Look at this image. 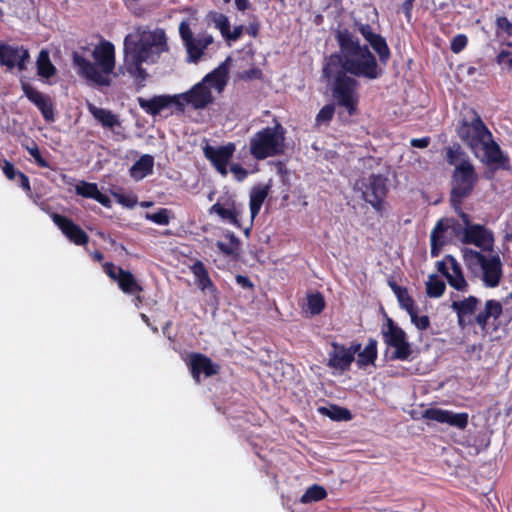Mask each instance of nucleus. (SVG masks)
<instances>
[{
  "label": "nucleus",
  "mask_w": 512,
  "mask_h": 512,
  "mask_svg": "<svg viewBox=\"0 0 512 512\" xmlns=\"http://www.w3.org/2000/svg\"><path fill=\"white\" fill-rule=\"evenodd\" d=\"M359 32L363 35V37L370 43L378 34H375L372 31V28L370 25H360L359 26Z\"/></svg>",
  "instance_id": "5fc2aeb1"
},
{
  "label": "nucleus",
  "mask_w": 512,
  "mask_h": 512,
  "mask_svg": "<svg viewBox=\"0 0 512 512\" xmlns=\"http://www.w3.org/2000/svg\"><path fill=\"white\" fill-rule=\"evenodd\" d=\"M326 497V489L318 484H313L312 486L308 487L305 493L301 496L300 502L302 504L318 502L325 499Z\"/></svg>",
  "instance_id": "72a5a7b5"
},
{
  "label": "nucleus",
  "mask_w": 512,
  "mask_h": 512,
  "mask_svg": "<svg viewBox=\"0 0 512 512\" xmlns=\"http://www.w3.org/2000/svg\"><path fill=\"white\" fill-rule=\"evenodd\" d=\"M467 44V37L463 34L456 35L451 41V50L454 53L462 51Z\"/></svg>",
  "instance_id": "09e8293b"
},
{
  "label": "nucleus",
  "mask_w": 512,
  "mask_h": 512,
  "mask_svg": "<svg viewBox=\"0 0 512 512\" xmlns=\"http://www.w3.org/2000/svg\"><path fill=\"white\" fill-rule=\"evenodd\" d=\"M307 310L312 315H317L321 313V311L325 307V301L323 296L320 293L316 294H309L307 296V303H306Z\"/></svg>",
  "instance_id": "ea45409f"
},
{
  "label": "nucleus",
  "mask_w": 512,
  "mask_h": 512,
  "mask_svg": "<svg viewBox=\"0 0 512 512\" xmlns=\"http://www.w3.org/2000/svg\"><path fill=\"white\" fill-rule=\"evenodd\" d=\"M230 171L234 174L238 181H242L247 176V171L239 164H233L230 167Z\"/></svg>",
  "instance_id": "603ef678"
},
{
  "label": "nucleus",
  "mask_w": 512,
  "mask_h": 512,
  "mask_svg": "<svg viewBox=\"0 0 512 512\" xmlns=\"http://www.w3.org/2000/svg\"><path fill=\"white\" fill-rule=\"evenodd\" d=\"M76 193L86 198L95 199L105 207L110 206V198L107 195L101 193L98 190L97 184L95 183L81 182L76 186Z\"/></svg>",
  "instance_id": "b1692460"
},
{
  "label": "nucleus",
  "mask_w": 512,
  "mask_h": 512,
  "mask_svg": "<svg viewBox=\"0 0 512 512\" xmlns=\"http://www.w3.org/2000/svg\"><path fill=\"white\" fill-rule=\"evenodd\" d=\"M227 74V65L223 63L187 92L176 94L178 110L183 112L185 106H191L195 110L206 108L213 102L211 89L221 92L227 84Z\"/></svg>",
  "instance_id": "39448f33"
},
{
  "label": "nucleus",
  "mask_w": 512,
  "mask_h": 512,
  "mask_svg": "<svg viewBox=\"0 0 512 512\" xmlns=\"http://www.w3.org/2000/svg\"><path fill=\"white\" fill-rule=\"evenodd\" d=\"M444 222L443 220H439L431 232V254L432 256H438L439 250L443 244L442 241H440V234L444 231Z\"/></svg>",
  "instance_id": "58836bf2"
},
{
  "label": "nucleus",
  "mask_w": 512,
  "mask_h": 512,
  "mask_svg": "<svg viewBox=\"0 0 512 512\" xmlns=\"http://www.w3.org/2000/svg\"><path fill=\"white\" fill-rule=\"evenodd\" d=\"M497 61L502 68L512 72V48L502 50L497 56Z\"/></svg>",
  "instance_id": "a18cd8bd"
},
{
  "label": "nucleus",
  "mask_w": 512,
  "mask_h": 512,
  "mask_svg": "<svg viewBox=\"0 0 512 512\" xmlns=\"http://www.w3.org/2000/svg\"><path fill=\"white\" fill-rule=\"evenodd\" d=\"M390 286L394 291L401 308L405 309L408 314H412L416 308L414 305V300L408 294L407 289L392 283Z\"/></svg>",
  "instance_id": "473e14b6"
},
{
  "label": "nucleus",
  "mask_w": 512,
  "mask_h": 512,
  "mask_svg": "<svg viewBox=\"0 0 512 512\" xmlns=\"http://www.w3.org/2000/svg\"><path fill=\"white\" fill-rule=\"evenodd\" d=\"M449 257L450 256L448 255L444 260L437 262V270L445 277H447V274H449L450 271V263L448 261Z\"/></svg>",
  "instance_id": "4d7b16f0"
},
{
  "label": "nucleus",
  "mask_w": 512,
  "mask_h": 512,
  "mask_svg": "<svg viewBox=\"0 0 512 512\" xmlns=\"http://www.w3.org/2000/svg\"><path fill=\"white\" fill-rule=\"evenodd\" d=\"M105 272L108 274L110 278L117 281L118 280V269H121L120 267H116L112 263H106L104 265Z\"/></svg>",
  "instance_id": "6e6d98bb"
},
{
  "label": "nucleus",
  "mask_w": 512,
  "mask_h": 512,
  "mask_svg": "<svg viewBox=\"0 0 512 512\" xmlns=\"http://www.w3.org/2000/svg\"><path fill=\"white\" fill-rule=\"evenodd\" d=\"M482 163L492 170H509V158L502 152L500 146L493 140V136L479 147V157Z\"/></svg>",
  "instance_id": "9d476101"
},
{
  "label": "nucleus",
  "mask_w": 512,
  "mask_h": 512,
  "mask_svg": "<svg viewBox=\"0 0 512 512\" xmlns=\"http://www.w3.org/2000/svg\"><path fill=\"white\" fill-rule=\"evenodd\" d=\"M28 58L29 53L23 47L0 43V65L6 66L10 70L14 67L24 70Z\"/></svg>",
  "instance_id": "2eb2a0df"
},
{
  "label": "nucleus",
  "mask_w": 512,
  "mask_h": 512,
  "mask_svg": "<svg viewBox=\"0 0 512 512\" xmlns=\"http://www.w3.org/2000/svg\"><path fill=\"white\" fill-rule=\"evenodd\" d=\"M213 22L215 24V27L220 30L223 37L228 35V31L230 29V23H229L228 18L225 15L215 13L213 15Z\"/></svg>",
  "instance_id": "c03bdc74"
},
{
  "label": "nucleus",
  "mask_w": 512,
  "mask_h": 512,
  "mask_svg": "<svg viewBox=\"0 0 512 512\" xmlns=\"http://www.w3.org/2000/svg\"><path fill=\"white\" fill-rule=\"evenodd\" d=\"M37 72L38 75L49 78L56 72L54 65L51 63L49 53L46 50H41L37 58Z\"/></svg>",
  "instance_id": "2f4dec72"
},
{
  "label": "nucleus",
  "mask_w": 512,
  "mask_h": 512,
  "mask_svg": "<svg viewBox=\"0 0 512 512\" xmlns=\"http://www.w3.org/2000/svg\"><path fill=\"white\" fill-rule=\"evenodd\" d=\"M339 52L330 55L323 67V76L332 81V93L337 103L350 115L356 111L358 81L350 75L375 80L382 75L376 58L367 45H360L348 30L337 32Z\"/></svg>",
  "instance_id": "f257e3e1"
},
{
  "label": "nucleus",
  "mask_w": 512,
  "mask_h": 512,
  "mask_svg": "<svg viewBox=\"0 0 512 512\" xmlns=\"http://www.w3.org/2000/svg\"><path fill=\"white\" fill-rule=\"evenodd\" d=\"M462 241L467 244H474L483 250H487L493 245V235L483 226L474 224L469 225L464 229Z\"/></svg>",
  "instance_id": "f3484780"
},
{
  "label": "nucleus",
  "mask_w": 512,
  "mask_h": 512,
  "mask_svg": "<svg viewBox=\"0 0 512 512\" xmlns=\"http://www.w3.org/2000/svg\"><path fill=\"white\" fill-rule=\"evenodd\" d=\"M2 170L9 180H13L16 176H18V171L15 170L14 165L9 161H4Z\"/></svg>",
  "instance_id": "864d4df0"
},
{
  "label": "nucleus",
  "mask_w": 512,
  "mask_h": 512,
  "mask_svg": "<svg viewBox=\"0 0 512 512\" xmlns=\"http://www.w3.org/2000/svg\"><path fill=\"white\" fill-rule=\"evenodd\" d=\"M497 35L504 38V44L512 48V23L506 17L496 19Z\"/></svg>",
  "instance_id": "c9c22d12"
},
{
  "label": "nucleus",
  "mask_w": 512,
  "mask_h": 512,
  "mask_svg": "<svg viewBox=\"0 0 512 512\" xmlns=\"http://www.w3.org/2000/svg\"><path fill=\"white\" fill-rule=\"evenodd\" d=\"M22 89L25 96L34 103L41 111L43 117L47 121L54 120V110L51 99L49 96L42 94L37 89L32 87L30 84L23 83Z\"/></svg>",
  "instance_id": "aec40b11"
},
{
  "label": "nucleus",
  "mask_w": 512,
  "mask_h": 512,
  "mask_svg": "<svg viewBox=\"0 0 512 512\" xmlns=\"http://www.w3.org/2000/svg\"><path fill=\"white\" fill-rule=\"evenodd\" d=\"M422 417L440 424H448L458 429H465L469 419L468 414L465 412L454 413L440 408H428L423 411Z\"/></svg>",
  "instance_id": "9b49d317"
},
{
  "label": "nucleus",
  "mask_w": 512,
  "mask_h": 512,
  "mask_svg": "<svg viewBox=\"0 0 512 512\" xmlns=\"http://www.w3.org/2000/svg\"><path fill=\"white\" fill-rule=\"evenodd\" d=\"M445 283L436 275H430L426 282V291L429 297L438 298L445 291Z\"/></svg>",
  "instance_id": "4c0bfd02"
},
{
  "label": "nucleus",
  "mask_w": 512,
  "mask_h": 512,
  "mask_svg": "<svg viewBox=\"0 0 512 512\" xmlns=\"http://www.w3.org/2000/svg\"><path fill=\"white\" fill-rule=\"evenodd\" d=\"M235 152V145L229 143L224 146L212 147L207 145L204 148L205 157L211 161L216 170L223 176L228 173L227 164Z\"/></svg>",
  "instance_id": "ddd939ff"
},
{
  "label": "nucleus",
  "mask_w": 512,
  "mask_h": 512,
  "mask_svg": "<svg viewBox=\"0 0 512 512\" xmlns=\"http://www.w3.org/2000/svg\"><path fill=\"white\" fill-rule=\"evenodd\" d=\"M458 135L467 143L476 157H479V147L492 137L489 129L475 112L472 113L470 120L462 121L458 128Z\"/></svg>",
  "instance_id": "0eeeda50"
},
{
  "label": "nucleus",
  "mask_w": 512,
  "mask_h": 512,
  "mask_svg": "<svg viewBox=\"0 0 512 512\" xmlns=\"http://www.w3.org/2000/svg\"><path fill=\"white\" fill-rule=\"evenodd\" d=\"M168 50L164 30L137 27L127 34L123 43L124 62L119 72L126 71L131 77L144 80L147 76L143 63H155L163 52Z\"/></svg>",
  "instance_id": "f03ea898"
},
{
  "label": "nucleus",
  "mask_w": 512,
  "mask_h": 512,
  "mask_svg": "<svg viewBox=\"0 0 512 512\" xmlns=\"http://www.w3.org/2000/svg\"><path fill=\"white\" fill-rule=\"evenodd\" d=\"M145 217L159 225L169 224V211L165 208L160 209L156 213H147Z\"/></svg>",
  "instance_id": "37998d69"
},
{
  "label": "nucleus",
  "mask_w": 512,
  "mask_h": 512,
  "mask_svg": "<svg viewBox=\"0 0 512 512\" xmlns=\"http://www.w3.org/2000/svg\"><path fill=\"white\" fill-rule=\"evenodd\" d=\"M411 322L419 329L426 330L430 325V320L427 315L418 316L417 309L409 314Z\"/></svg>",
  "instance_id": "49530a36"
},
{
  "label": "nucleus",
  "mask_w": 512,
  "mask_h": 512,
  "mask_svg": "<svg viewBox=\"0 0 512 512\" xmlns=\"http://www.w3.org/2000/svg\"><path fill=\"white\" fill-rule=\"evenodd\" d=\"M92 257H93L94 260L100 262L103 259V254L100 251H95L92 254Z\"/></svg>",
  "instance_id": "774afa93"
},
{
  "label": "nucleus",
  "mask_w": 512,
  "mask_h": 512,
  "mask_svg": "<svg viewBox=\"0 0 512 512\" xmlns=\"http://www.w3.org/2000/svg\"><path fill=\"white\" fill-rule=\"evenodd\" d=\"M118 285L121 290L128 294H135L142 291L133 274L129 271L118 269Z\"/></svg>",
  "instance_id": "cd10ccee"
},
{
  "label": "nucleus",
  "mask_w": 512,
  "mask_h": 512,
  "mask_svg": "<svg viewBox=\"0 0 512 512\" xmlns=\"http://www.w3.org/2000/svg\"><path fill=\"white\" fill-rule=\"evenodd\" d=\"M285 129L276 122L273 127L258 131L249 142L251 155L257 160L282 154L285 149Z\"/></svg>",
  "instance_id": "423d86ee"
},
{
  "label": "nucleus",
  "mask_w": 512,
  "mask_h": 512,
  "mask_svg": "<svg viewBox=\"0 0 512 512\" xmlns=\"http://www.w3.org/2000/svg\"><path fill=\"white\" fill-rule=\"evenodd\" d=\"M27 150H28L29 154L34 158L35 162L40 167L48 166V163L46 162V160H44L43 157L41 156L39 148L36 143H32V146H28Z\"/></svg>",
  "instance_id": "8fccbe9b"
},
{
  "label": "nucleus",
  "mask_w": 512,
  "mask_h": 512,
  "mask_svg": "<svg viewBox=\"0 0 512 512\" xmlns=\"http://www.w3.org/2000/svg\"><path fill=\"white\" fill-rule=\"evenodd\" d=\"M457 323L460 328L464 329L466 326L471 325L475 322H474V318H472L470 316L457 314Z\"/></svg>",
  "instance_id": "13d9d810"
},
{
  "label": "nucleus",
  "mask_w": 512,
  "mask_h": 512,
  "mask_svg": "<svg viewBox=\"0 0 512 512\" xmlns=\"http://www.w3.org/2000/svg\"><path fill=\"white\" fill-rule=\"evenodd\" d=\"M242 32H243V27L236 26V27H234L232 32H230V30L228 31V35H226L225 38L228 40L236 41L237 39H239L241 37Z\"/></svg>",
  "instance_id": "e2e57ef3"
},
{
  "label": "nucleus",
  "mask_w": 512,
  "mask_h": 512,
  "mask_svg": "<svg viewBox=\"0 0 512 512\" xmlns=\"http://www.w3.org/2000/svg\"><path fill=\"white\" fill-rule=\"evenodd\" d=\"M383 339L388 346L394 348L391 355L392 360L406 361L410 359L413 351L404 330L385 335Z\"/></svg>",
  "instance_id": "dca6fc26"
},
{
  "label": "nucleus",
  "mask_w": 512,
  "mask_h": 512,
  "mask_svg": "<svg viewBox=\"0 0 512 512\" xmlns=\"http://www.w3.org/2000/svg\"><path fill=\"white\" fill-rule=\"evenodd\" d=\"M356 187L361 190L362 198L366 202L379 209L387 193L386 178L382 175H370L367 179L357 182Z\"/></svg>",
  "instance_id": "1a4fd4ad"
},
{
  "label": "nucleus",
  "mask_w": 512,
  "mask_h": 512,
  "mask_svg": "<svg viewBox=\"0 0 512 512\" xmlns=\"http://www.w3.org/2000/svg\"><path fill=\"white\" fill-rule=\"evenodd\" d=\"M139 106L152 116L160 114L164 109L171 105H175L178 109V100L176 95H157L146 99L139 97L137 99Z\"/></svg>",
  "instance_id": "6ab92c4d"
},
{
  "label": "nucleus",
  "mask_w": 512,
  "mask_h": 512,
  "mask_svg": "<svg viewBox=\"0 0 512 512\" xmlns=\"http://www.w3.org/2000/svg\"><path fill=\"white\" fill-rule=\"evenodd\" d=\"M211 213H216L223 220L228 221L229 223L236 224L237 223V214L233 209L224 208L220 203L214 204L210 208Z\"/></svg>",
  "instance_id": "a19ab883"
},
{
  "label": "nucleus",
  "mask_w": 512,
  "mask_h": 512,
  "mask_svg": "<svg viewBox=\"0 0 512 512\" xmlns=\"http://www.w3.org/2000/svg\"><path fill=\"white\" fill-rule=\"evenodd\" d=\"M235 280H236V283L238 285H240L241 287L245 288V289H250L253 287V284L252 282L250 281V279L246 276H243V275H237L235 277Z\"/></svg>",
  "instance_id": "680f3d73"
},
{
  "label": "nucleus",
  "mask_w": 512,
  "mask_h": 512,
  "mask_svg": "<svg viewBox=\"0 0 512 512\" xmlns=\"http://www.w3.org/2000/svg\"><path fill=\"white\" fill-rule=\"evenodd\" d=\"M482 281L486 287L494 288L499 285L502 277V263L499 256L487 257L480 265Z\"/></svg>",
  "instance_id": "a211bd4d"
},
{
  "label": "nucleus",
  "mask_w": 512,
  "mask_h": 512,
  "mask_svg": "<svg viewBox=\"0 0 512 512\" xmlns=\"http://www.w3.org/2000/svg\"><path fill=\"white\" fill-rule=\"evenodd\" d=\"M448 261L450 263V271L449 274H447L446 279L449 285L458 291H466L468 284L463 276L460 265L454 257H449Z\"/></svg>",
  "instance_id": "393cba45"
},
{
  "label": "nucleus",
  "mask_w": 512,
  "mask_h": 512,
  "mask_svg": "<svg viewBox=\"0 0 512 512\" xmlns=\"http://www.w3.org/2000/svg\"><path fill=\"white\" fill-rule=\"evenodd\" d=\"M53 222L58 226L62 233L76 245H86L89 241L87 233L70 218L57 213L52 214Z\"/></svg>",
  "instance_id": "4468645a"
},
{
  "label": "nucleus",
  "mask_w": 512,
  "mask_h": 512,
  "mask_svg": "<svg viewBox=\"0 0 512 512\" xmlns=\"http://www.w3.org/2000/svg\"><path fill=\"white\" fill-rule=\"evenodd\" d=\"M502 311L503 308L500 302L488 300L485 303L484 309L474 317V322L480 327L481 331L486 332L489 319H498Z\"/></svg>",
  "instance_id": "412c9836"
},
{
  "label": "nucleus",
  "mask_w": 512,
  "mask_h": 512,
  "mask_svg": "<svg viewBox=\"0 0 512 512\" xmlns=\"http://www.w3.org/2000/svg\"><path fill=\"white\" fill-rule=\"evenodd\" d=\"M446 161L454 167L451 180V203L454 208H458L463 199L471 195L479 181V176L469 156L459 145L447 148Z\"/></svg>",
  "instance_id": "7ed1b4c3"
},
{
  "label": "nucleus",
  "mask_w": 512,
  "mask_h": 512,
  "mask_svg": "<svg viewBox=\"0 0 512 512\" xmlns=\"http://www.w3.org/2000/svg\"><path fill=\"white\" fill-rule=\"evenodd\" d=\"M154 160L150 155H143L130 168V174L135 180H141L152 173Z\"/></svg>",
  "instance_id": "bb28decb"
},
{
  "label": "nucleus",
  "mask_w": 512,
  "mask_h": 512,
  "mask_svg": "<svg viewBox=\"0 0 512 512\" xmlns=\"http://www.w3.org/2000/svg\"><path fill=\"white\" fill-rule=\"evenodd\" d=\"M371 47L378 54L380 63L386 65L390 58L389 47L383 37L377 35L371 42Z\"/></svg>",
  "instance_id": "e433bc0d"
},
{
  "label": "nucleus",
  "mask_w": 512,
  "mask_h": 512,
  "mask_svg": "<svg viewBox=\"0 0 512 512\" xmlns=\"http://www.w3.org/2000/svg\"><path fill=\"white\" fill-rule=\"evenodd\" d=\"M269 190L270 185L268 184H258L252 188L250 192V212L252 218L258 215L264 200L268 196Z\"/></svg>",
  "instance_id": "a878e982"
},
{
  "label": "nucleus",
  "mask_w": 512,
  "mask_h": 512,
  "mask_svg": "<svg viewBox=\"0 0 512 512\" xmlns=\"http://www.w3.org/2000/svg\"><path fill=\"white\" fill-rule=\"evenodd\" d=\"M357 363L360 367L374 363L377 357V341L369 339L368 344L363 351H359Z\"/></svg>",
  "instance_id": "7c9ffc66"
},
{
  "label": "nucleus",
  "mask_w": 512,
  "mask_h": 512,
  "mask_svg": "<svg viewBox=\"0 0 512 512\" xmlns=\"http://www.w3.org/2000/svg\"><path fill=\"white\" fill-rule=\"evenodd\" d=\"M234 241H235V237L232 236L231 243H225L222 241H218L216 243V246L223 254L230 256V255L234 254V251H235V247L233 245Z\"/></svg>",
  "instance_id": "3c124183"
},
{
  "label": "nucleus",
  "mask_w": 512,
  "mask_h": 512,
  "mask_svg": "<svg viewBox=\"0 0 512 512\" xmlns=\"http://www.w3.org/2000/svg\"><path fill=\"white\" fill-rule=\"evenodd\" d=\"M94 63L73 53V62L77 66L78 73L87 80L102 86L110 84L109 74L115 67V48L109 41H102L92 51Z\"/></svg>",
  "instance_id": "20e7f679"
},
{
  "label": "nucleus",
  "mask_w": 512,
  "mask_h": 512,
  "mask_svg": "<svg viewBox=\"0 0 512 512\" xmlns=\"http://www.w3.org/2000/svg\"><path fill=\"white\" fill-rule=\"evenodd\" d=\"M235 4L237 8L241 11L246 10L249 6L248 0H235Z\"/></svg>",
  "instance_id": "338daca9"
},
{
  "label": "nucleus",
  "mask_w": 512,
  "mask_h": 512,
  "mask_svg": "<svg viewBox=\"0 0 512 512\" xmlns=\"http://www.w3.org/2000/svg\"><path fill=\"white\" fill-rule=\"evenodd\" d=\"M191 270L196 278V283L198 287L202 290L212 288L213 284L208 275V272L201 261H197L191 267Z\"/></svg>",
  "instance_id": "c756f323"
},
{
  "label": "nucleus",
  "mask_w": 512,
  "mask_h": 512,
  "mask_svg": "<svg viewBox=\"0 0 512 512\" xmlns=\"http://www.w3.org/2000/svg\"><path fill=\"white\" fill-rule=\"evenodd\" d=\"M402 328L398 327L391 318H387V329L382 331L383 337L385 335H390L395 333L396 331H401Z\"/></svg>",
  "instance_id": "bf43d9fd"
},
{
  "label": "nucleus",
  "mask_w": 512,
  "mask_h": 512,
  "mask_svg": "<svg viewBox=\"0 0 512 512\" xmlns=\"http://www.w3.org/2000/svg\"><path fill=\"white\" fill-rule=\"evenodd\" d=\"M179 33L185 44L189 62H197L203 54V51L213 42V37L208 34H201L194 37L186 21L180 23Z\"/></svg>",
  "instance_id": "6e6552de"
},
{
  "label": "nucleus",
  "mask_w": 512,
  "mask_h": 512,
  "mask_svg": "<svg viewBox=\"0 0 512 512\" xmlns=\"http://www.w3.org/2000/svg\"><path fill=\"white\" fill-rule=\"evenodd\" d=\"M334 115V107L332 105H325L317 114V123H327Z\"/></svg>",
  "instance_id": "de8ad7c7"
},
{
  "label": "nucleus",
  "mask_w": 512,
  "mask_h": 512,
  "mask_svg": "<svg viewBox=\"0 0 512 512\" xmlns=\"http://www.w3.org/2000/svg\"><path fill=\"white\" fill-rule=\"evenodd\" d=\"M18 177H19V181H20V186L23 189L29 191L30 190L29 178L21 171H18Z\"/></svg>",
  "instance_id": "69168bd1"
},
{
  "label": "nucleus",
  "mask_w": 512,
  "mask_h": 512,
  "mask_svg": "<svg viewBox=\"0 0 512 512\" xmlns=\"http://www.w3.org/2000/svg\"><path fill=\"white\" fill-rule=\"evenodd\" d=\"M333 350L329 354L328 366L337 370L345 371L349 369L354 361V356L361 349L360 344H352L346 348L344 345L332 343Z\"/></svg>",
  "instance_id": "f8f14e48"
},
{
  "label": "nucleus",
  "mask_w": 512,
  "mask_h": 512,
  "mask_svg": "<svg viewBox=\"0 0 512 512\" xmlns=\"http://www.w3.org/2000/svg\"><path fill=\"white\" fill-rule=\"evenodd\" d=\"M319 412L328 416L332 420L347 421L352 418L351 412L348 409L339 407L337 405H330L328 407H320Z\"/></svg>",
  "instance_id": "f704fd0d"
},
{
  "label": "nucleus",
  "mask_w": 512,
  "mask_h": 512,
  "mask_svg": "<svg viewBox=\"0 0 512 512\" xmlns=\"http://www.w3.org/2000/svg\"><path fill=\"white\" fill-rule=\"evenodd\" d=\"M479 304V299L475 296H469L464 298L463 300H454L451 303V308L456 314H462L465 316H470L475 313L476 308Z\"/></svg>",
  "instance_id": "c85d7f7f"
},
{
  "label": "nucleus",
  "mask_w": 512,
  "mask_h": 512,
  "mask_svg": "<svg viewBox=\"0 0 512 512\" xmlns=\"http://www.w3.org/2000/svg\"><path fill=\"white\" fill-rule=\"evenodd\" d=\"M414 1L415 0H405L404 3L402 4V10L404 11L405 16L408 20H410V18H411V10H412Z\"/></svg>",
  "instance_id": "0e129e2a"
},
{
  "label": "nucleus",
  "mask_w": 512,
  "mask_h": 512,
  "mask_svg": "<svg viewBox=\"0 0 512 512\" xmlns=\"http://www.w3.org/2000/svg\"><path fill=\"white\" fill-rule=\"evenodd\" d=\"M191 373L196 381H199V375L204 373L205 376H212L217 373L216 367L211 360L201 354H194L190 360Z\"/></svg>",
  "instance_id": "4be33fe9"
},
{
  "label": "nucleus",
  "mask_w": 512,
  "mask_h": 512,
  "mask_svg": "<svg viewBox=\"0 0 512 512\" xmlns=\"http://www.w3.org/2000/svg\"><path fill=\"white\" fill-rule=\"evenodd\" d=\"M88 110L104 128L114 130L121 126L119 117L110 110L96 107L93 104L88 105Z\"/></svg>",
  "instance_id": "5701e85b"
},
{
  "label": "nucleus",
  "mask_w": 512,
  "mask_h": 512,
  "mask_svg": "<svg viewBox=\"0 0 512 512\" xmlns=\"http://www.w3.org/2000/svg\"><path fill=\"white\" fill-rule=\"evenodd\" d=\"M430 143L429 137L414 138L410 141L411 146L416 148H426Z\"/></svg>",
  "instance_id": "052dcab7"
},
{
  "label": "nucleus",
  "mask_w": 512,
  "mask_h": 512,
  "mask_svg": "<svg viewBox=\"0 0 512 512\" xmlns=\"http://www.w3.org/2000/svg\"><path fill=\"white\" fill-rule=\"evenodd\" d=\"M463 257L468 266L480 265L487 258L480 252L472 249H464Z\"/></svg>",
  "instance_id": "79ce46f5"
}]
</instances>
